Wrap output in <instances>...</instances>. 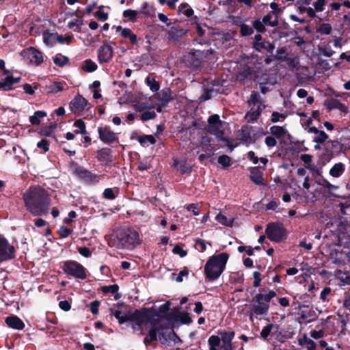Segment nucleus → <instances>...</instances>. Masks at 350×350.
<instances>
[{
    "instance_id": "obj_1",
    "label": "nucleus",
    "mask_w": 350,
    "mask_h": 350,
    "mask_svg": "<svg viewBox=\"0 0 350 350\" xmlns=\"http://www.w3.org/2000/svg\"><path fill=\"white\" fill-rule=\"evenodd\" d=\"M26 210L33 216H43L48 214L51 200L49 192L38 185L30 187L23 195Z\"/></svg>"
},
{
    "instance_id": "obj_2",
    "label": "nucleus",
    "mask_w": 350,
    "mask_h": 350,
    "mask_svg": "<svg viewBox=\"0 0 350 350\" xmlns=\"http://www.w3.org/2000/svg\"><path fill=\"white\" fill-rule=\"evenodd\" d=\"M113 241L118 249L132 250L141 245L142 239L136 230L129 227L117 230Z\"/></svg>"
},
{
    "instance_id": "obj_3",
    "label": "nucleus",
    "mask_w": 350,
    "mask_h": 350,
    "mask_svg": "<svg viewBox=\"0 0 350 350\" xmlns=\"http://www.w3.org/2000/svg\"><path fill=\"white\" fill-rule=\"evenodd\" d=\"M229 254L226 252L213 255L208 258L204 265V275L208 281H215L224 272Z\"/></svg>"
},
{
    "instance_id": "obj_4",
    "label": "nucleus",
    "mask_w": 350,
    "mask_h": 350,
    "mask_svg": "<svg viewBox=\"0 0 350 350\" xmlns=\"http://www.w3.org/2000/svg\"><path fill=\"white\" fill-rule=\"evenodd\" d=\"M265 289H260L259 293H257L252 299L254 304L250 306L251 314L250 318L252 319V314L258 315H267L269 310V302L271 299L276 297V293L271 290L267 293H264Z\"/></svg>"
},
{
    "instance_id": "obj_5",
    "label": "nucleus",
    "mask_w": 350,
    "mask_h": 350,
    "mask_svg": "<svg viewBox=\"0 0 350 350\" xmlns=\"http://www.w3.org/2000/svg\"><path fill=\"white\" fill-rule=\"evenodd\" d=\"M212 53L211 49L206 51L191 49L183 55V62L186 67L197 70L200 68L204 59Z\"/></svg>"
},
{
    "instance_id": "obj_6",
    "label": "nucleus",
    "mask_w": 350,
    "mask_h": 350,
    "mask_svg": "<svg viewBox=\"0 0 350 350\" xmlns=\"http://www.w3.org/2000/svg\"><path fill=\"white\" fill-rule=\"evenodd\" d=\"M61 268L63 272L68 277L76 279L85 280L87 278V269L76 260H68L62 262Z\"/></svg>"
},
{
    "instance_id": "obj_7",
    "label": "nucleus",
    "mask_w": 350,
    "mask_h": 350,
    "mask_svg": "<svg viewBox=\"0 0 350 350\" xmlns=\"http://www.w3.org/2000/svg\"><path fill=\"white\" fill-rule=\"evenodd\" d=\"M265 234L267 238L275 243H280L287 239L288 232L284 227L282 223L271 222L269 223L265 228Z\"/></svg>"
},
{
    "instance_id": "obj_8",
    "label": "nucleus",
    "mask_w": 350,
    "mask_h": 350,
    "mask_svg": "<svg viewBox=\"0 0 350 350\" xmlns=\"http://www.w3.org/2000/svg\"><path fill=\"white\" fill-rule=\"evenodd\" d=\"M247 103L248 105L253 104L254 106L249 111L247 112L245 117H248L250 118V121L251 122H256L259 119L262 111L265 108V106L262 104V100L259 92L256 91H252L250 98L247 101Z\"/></svg>"
},
{
    "instance_id": "obj_9",
    "label": "nucleus",
    "mask_w": 350,
    "mask_h": 350,
    "mask_svg": "<svg viewBox=\"0 0 350 350\" xmlns=\"http://www.w3.org/2000/svg\"><path fill=\"white\" fill-rule=\"evenodd\" d=\"M16 249L8 240L0 234V263L15 258Z\"/></svg>"
},
{
    "instance_id": "obj_10",
    "label": "nucleus",
    "mask_w": 350,
    "mask_h": 350,
    "mask_svg": "<svg viewBox=\"0 0 350 350\" xmlns=\"http://www.w3.org/2000/svg\"><path fill=\"white\" fill-rule=\"evenodd\" d=\"M21 55L35 66H40L44 62L43 53L34 47H29L21 51Z\"/></svg>"
},
{
    "instance_id": "obj_11",
    "label": "nucleus",
    "mask_w": 350,
    "mask_h": 350,
    "mask_svg": "<svg viewBox=\"0 0 350 350\" xmlns=\"http://www.w3.org/2000/svg\"><path fill=\"white\" fill-rule=\"evenodd\" d=\"M170 301H167L165 304L161 305L157 310L154 308V314L153 315H158V317L167 321L176 320L177 318V313L178 312V308H174L172 311L170 312Z\"/></svg>"
},
{
    "instance_id": "obj_12",
    "label": "nucleus",
    "mask_w": 350,
    "mask_h": 350,
    "mask_svg": "<svg viewBox=\"0 0 350 350\" xmlns=\"http://www.w3.org/2000/svg\"><path fill=\"white\" fill-rule=\"evenodd\" d=\"M151 312V308H144L140 310H135L134 312L130 314L129 322H135L136 325L141 326L145 323L148 322V319H150L152 315L149 314Z\"/></svg>"
},
{
    "instance_id": "obj_13",
    "label": "nucleus",
    "mask_w": 350,
    "mask_h": 350,
    "mask_svg": "<svg viewBox=\"0 0 350 350\" xmlns=\"http://www.w3.org/2000/svg\"><path fill=\"white\" fill-rule=\"evenodd\" d=\"M98 133L100 140L104 144H111L113 143H118L119 142L117 134L112 131L107 126H99L98 128Z\"/></svg>"
},
{
    "instance_id": "obj_14",
    "label": "nucleus",
    "mask_w": 350,
    "mask_h": 350,
    "mask_svg": "<svg viewBox=\"0 0 350 350\" xmlns=\"http://www.w3.org/2000/svg\"><path fill=\"white\" fill-rule=\"evenodd\" d=\"M113 56V50L111 46L104 42L98 49V59L100 64L109 62Z\"/></svg>"
},
{
    "instance_id": "obj_15",
    "label": "nucleus",
    "mask_w": 350,
    "mask_h": 350,
    "mask_svg": "<svg viewBox=\"0 0 350 350\" xmlns=\"http://www.w3.org/2000/svg\"><path fill=\"white\" fill-rule=\"evenodd\" d=\"M75 176L87 184H94L98 183L100 180V178L97 174L92 173L84 167L79 168Z\"/></svg>"
},
{
    "instance_id": "obj_16",
    "label": "nucleus",
    "mask_w": 350,
    "mask_h": 350,
    "mask_svg": "<svg viewBox=\"0 0 350 350\" xmlns=\"http://www.w3.org/2000/svg\"><path fill=\"white\" fill-rule=\"evenodd\" d=\"M88 100L78 94L70 103V107L75 113L83 111L88 105Z\"/></svg>"
},
{
    "instance_id": "obj_17",
    "label": "nucleus",
    "mask_w": 350,
    "mask_h": 350,
    "mask_svg": "<svg viewBox=\"0 0 350 350\" xmlns=\"http://www.w3.org/2000/svg\"><path fill=\"white\" fill-rule=\"evenodd\" d=\"M187 30L180 27L179 25H174L167 31V39L169 41H178L181 37L185 35Z\"/></svg>"
},
{
    "instance_id": "obj_18",
    "label": "nucleus",
    "mask_w": 350,
    "mask_h": 350,
    "mask_svg": "<svg viewBox=\"0 0 350 350\" xmlns=\"http://www.w3.org/2000/svg\"><path fill=\"white\" fill-rule=\"evenodd\" d=\"M250 178L257 185H263L265 184L263 172L260 170V167H251L250 168Z\"/></svg>"
},
{
    "instance_id": "obj_19",
    "label": "nucleus",
    "mask_w": 350,
    "mask_h": 350,
    "mask_svg": "<svg viewBox=\"0 0 350 350\" xmlns=\"http://www.w3.org/2000/svg\"><path fill=\"white\" fill-rule=\"evenodd\" d=\"M342 148V144L337 140L328 141L324 145V150L334 157L341 152Z\"/></svg>"
},
{
    "instance_id": "obj_20",
    "label": "nucleus",
    "mask_w": 350,
    "mask_h": 350,
    "mask_svg": "<svg viewBox=\"0 0 350 350\" xmlns=\"http://www.w3.org/2000/svg\"><path fill=\"white\" fill-rule=\"evenodd\" d=\"M176 94H173L170 88H164L158 94L157 99L163 104V106H167L170 102L174 100Z\"/></svg>"
},
{
    "instance_id": "obj_21",
    "label": "nucleus",
    "mask_w": 350,
    "mask_h": 350,
    "mask_svg": "<svg viewBox=\"0 0 350 350\" xmlns=\"http://www.w3.org/2000/svg\"><path fill=\"white\" fill-rule=\"evenodd\" d=\"M5 322L9 327L12 329L22 330L25 327V323L17 316H9L5 318Z\"/></svg>"
},
{
    "instance_id": "obj_22",
    "label": "nucleus",
    "mask_w": 350,
    "mask_h": 350,
    "mask_svg": "<svg viewBox=\"0 0 350 350\" xmlns=\"http://www.w3.org/2000/svg\"><path fill=\"white\" fill-rule=\"evenodd\" d=\"M96 158L98 161L107 164L111 161V150L109 148H103L96 152Z\"/></svg>"
},
{
    "instance_id": "obj_23",
    "label": "nucleus",
    "mask_w": 350,
    "mask_h": 350,
    "mask_svg": "<svg viewBox=\"0 0 350 350\" xmlns=\"http://www.w3.org/2000/svg\"><path fill=\"white\" fill-rule=\"evenodd\" d=\"M275 46L274 43L270 42L268 40H263L260 43H256V44H253V49L258 51L261 52L262 50L266 51L267 53L271 54L273 53V50L275 49Z\"/></svg>"
},
{
    "instance_id": "obj_24",
    "label": "nucleus",
    "mask_w": 350,
    "mask_h": 350,
    "mask_svg": "<svg viewBox=\"0 0 350 350\" xmlns=\"http://www.w3.org/2000/svg\"><path fill=\"white\" fill-rule=\"evenodd\" d=\"M65 82H53L49 85H45L43 88L42 92H45L47 94H56L59 92H62L64 89Z\"/></svg>"
},
{
    "instance_id": "obj_25",
    "label": "nucleus",
    "mask_w": 350,
    "mask_h": 350,
    "mask_svg": "<svg viewBox=\"0 0 350 350\" xmlns=\"http://www.w3.org/2000/svg\"><path fill=\"white\" fill-rule=\"evenodd\" d=\"M154 308L152 307L151 312L149 314L152 315V317H150V319H148V322H147L150 324V325H151L150 328H159V330L168 329V327L167 325H164L160 323L161 318L158 317V315H153L154 314Z\"/></svg>"
},
{
    "instance_id": "obj_26",
    "label": "nucleus",
    "mask_w": 350,
    "mask_h": 350,
    "mask_svg": "<svg viewBox=\"0 0 350 350\" xmlns=\"http://www.w3.org/2000/svg\"><path fill=\"white\" fill-rule=\"evenodd\" d=\"M110 313L116 317L120 325L129 322L130 313L129 312H124L121 310L110 308Z\"/></svg>"
},
{
    "instance_id": "obj_27",
    "label": "nucleus",
    "mask_w": 350,
    "mask_h": 350,
    "mask_svg": "<svg viewBox=\"0 0 350 350\" xmlns=\"http://www.w3.org/2000/svg\"><path fill=\"white\" fill-rule=\"evenodd\" d=\"M327 107L329 110L335 109H339L340 111L345 113H347L349 111L348 107L345 104L341 103L339 100L335 98L331 99L328 102Z\"/></svg>"
},
{
    "instance_id": "obj_28",
    "label": "nucleus",
    "mask_w": 350,
    "mask_h": 350,
    "mask_svg": "<svg viewBox=\"0 0 350 350\" xmlns=\"http://www.w3.org/2000/svg\"><path fill=\"white\" fill-rule=\"evenodd\" d=\"M298 345L302 347L306 346L307 350H316L317 348L316 343L312 340L309 338L305 334L302 337L299 338Z\"/></svg>"
},
{
    "instance_id": "obj_29",
    "label": "nucleus",
    "mask_w": 350,
    "mask_h": 350,
    "mask_svg": "<svg viewBox=\"0 0 350 350\" xmlns=\"http://www.w3.org/2000/svg\"><path fill=\"white\" fill-rule=\"evenodd\" d=\"M345 165L342 163H335L329 170V174L334 178H338L345 172Z\"/></svg>"
},
{
    "instance_id": "obj_30",
    "label": "nucleus",
    "mask_w": 350,
    "mask_h": 350,
    "mask_svg": "<svg viewBox=\"0 0 350 350\" xmlns=\"http://www.w3.org/2000/svg\"><path fill=\"white\" fill-rule=\"evenodd\" d=\"M239 137L240 140H241L243 143L251 144L252 136L250 129L247 126L242 127L241 129L239 131Z\"/></svg>"
},
{
    "instance_id": "obj_31",
    "label": "nucleus",
    "mask_w": 350,
    "mask_h": 350,
    "mask_svg": "<svg viewBox=\"0 0 350 350\" xmlns=\"http://www.w3.org/2000/svg\"><path fill=\"white\" fill-rule=\"evenodd\" d=\"M160 331L159 328H150L148 336L144 338V343L148 346L151 342L157 340V334Z\"/></svg>"
},
{
    "instance_id": "obj_32",
    "label": "nucleus",
    "mask_w": 350,
    "mask_h": 350,
    "mask_svg": "<svg viewBox=\"0 0 350 350\" xmlns=\"http://www.w3.org/2000/svg\"><path fill=\"white\" fill-rule=\"evenodd\" d=\"M218 334L220 335L221 340L223 343L232 344V340L234 337L235 333L234 331H219Z\"/></svg>"
},
{
    "instance_id": "obj_33",
    "label": "nucleus",
    "mask_w": 350,
    "mask_h": 350,
    "mask_svg": "<svg viewBox=\"0 0 350 350\" xmlns=\"http://www.w3.org/2000/svg\"><path fill=\"white\" fill-rule=\"evenodd\" d=\"M178 14H183L187 17H191L193 13V10L189 5L187 3H182L178 9Z\"/></svg>"
},
{
    "instance_id": "obj_34",
    "label": "nucleus",
    "mask_w": 350,
    "mask_h": 350,
    "mask_svg": "<svg viewBox=\"0 0 350 350\" xmlns=\"http://www.w3.org/2000/svg\"><path fill=\"white\" fill-rule=\"evenodd\" d=\"M46 116V112L44 111H36L33 116L29 117V122L32 125H38L40 124V118Z\"/></svg>"
},
{
    "instance_id": "obj_35",
    "label": "nucleus",
    "mask_w": 350,
    "mask_h": 350,
    "mask_svg": "<svg viewBox=\"0 0 350 350\" xmlns=\"http://www.w3.org/2000/svg\"><path fill=\"white\" fill-rule=\"evenodd\" d=\"M332 158H334V157L323 149V151L319 157L318 165L321 167H323L329 163Z\"/></svg>"
},
{
    "instance_id": "obj_36",
    "label": "nucleus",
    "mask_w": 350,
    "mask_h": 350,
    "mask_svg": "<svg viewBox=\"0 0 350 350\" xmlns=\"http://www.w3.org/2000/svg\"><path fill=\"white\" fill-rule=\"evenodd\" d=\"M98 66L96 64L90 59H85L83 62L82 69L86 72H93L96 70Z\"/></svg>"
},
{
    "instance_id": "obj_37",
    "label": "nucleus",
    "mask_w": 350,
    "mask_h": 350,
    "mask_svg": "<svg viewBox=\"0 0 350 350\" xmlns=\"http://www.w3.org/2000/svg\"><path fill=\"white\" fill-rule=\"evenodd\" d=\"M53 61L55 65L62 68L65 65L68 64L69 58L66 56L62 55V54L59 53L53 57Z\"/></svg>"
},
{
    "instance_id": "obj_38",
    "label": "nucleus",
    "mask_w": 350,
    "mask_h": 350,
    "mask_svg": "<svg viewBox=\"0 0 350 350\" xmlns=\"http://www.w3.org/2000/svg\"><path fill=\"white\" fill-rule=\"evenodd\" d=\"M286 132V129L280 126H273L270 128V133L278 138L284 137Z\"/></svg>"
},
{
    "instance_id": "obj_39",
    "label": "nucleus",
    "mask_w": 350,
    "mask_h": 350,
    "mask_svg": "<svg viewBox=\"0 0 350 350\" xmlns=\"http://www.w3.org/2000/svg\"><path fill=\"white\" fill-rule=\"evenodd\" d=\"M180 321L181 323L185 325H189L192 323V319L189 316V314L187 312H183L177 313V318L175 321Z\"/></svg>"
},
{
    "instance_id": "obj_40",
    "label": "nucleus",
    "mask_w": 350,
    "mask_h": 350,
    "mask_svg": "<svg viewBox=\"0 0 350 350\" xmlns=\"http://www.w3.org/2000/svg\"><path fill=\"white\" fill-rule=\"evenodd\" d=\"M209 350H217V347L220 345L221 339L218 336L212 335L208 340Z\"/></svg>"
},
{
    "instance_id": "obj_41",
    "label": "nucleus",
    "mask_w": 350,
    "mask_h": 350,
    "mask_svg": "<svg viewBox=\"0 0 350 350\" xmlns=\"http://www.w3.org/2000/svg\"><path fill=\"white\" fill-rule=\"evenodd\" d=\"M316 182L318 185L329 190L336 189L338 188V187L332 185L323 176L322 174L320 176H319V179L317 180Z\"/></svg>"
},
{
    "instance_id": "obj_42",
    "label": "nucleus",
    "mask_w": 350,
    "mask_h": 350,
    "mask_svg": "<svg viewBox=\"0 0 350 350\" xmlns=\"http://www.w3.org/2000/svg\"><path fill=\"white\" fill-rule=\"evenodd\" d=\"M146 83L149 86L150 90L153 92H157L160 88V84L154 78L147 77L146 79Z\"/></svg>"
},
{
    "instance_id": "obj_43",
    "label": "nucleus",
    "mask_w": 350,
    "mask_h": 350,
    "mask_svg": "<svg viewBox=\"0 0 350 350\" xmlns=\"http://www.w3.org/2000/svg\"><path fill=\"white\" fill-rule=\"evenodd\" d=\"M74 126L79 129V130H75L74 133L75 134H81L85 135L87 133L85 124L83 120L81 119H79L75 120L74 123Z\"/></svg>"
},
{
    "instance_id": "obj_44",
    "label": "nucleus",
    "mask_w": 350,
    "mask_h": 350,
    "mask_svg": "<svg viewBox=\"0 0 350 350\" xmlns=\"http://www.w3.org/2000/svg\"><path fill=\"white\" fill-rule=\"evenodd\" d=\"M213 135H215L219 141L226 142V144L230 148V149L231 150H233L234 146L232 144L230 139L224 136V131L223 130L220 129L216 134Z\"/></svg>"
},
{
    "instance_id": "obj_45",
    "label": "nucleus",
    "mask_w": 350,
    "mask_h": 350,
    "mask_svg": "<svg viewBox=\"0 0 350 350\" xmlns=\"http://www.w3.org/2000/svg\"><path fill=\"white\" fill-rule=\"evenodd\" d=\"M43 41L46 45H52L55 40V33H50L48 31H44L43 34Z\"/></svg>"
},
{
    "instance_id": "obj_46",
    "label": "nucleus",
    "mask_w": 350,
    "mask_h": 350,
    "mask_svg": "<svg viewBox=\"0 0 350 350\" xmlns=\"http://www.w3.org/2000/svg\"><path fill=\"white\" fill-rule=\"evenodd\" d=\"M215 219L222 225H224L226 226H232L233 224V219H228L226 216L219 213L215 217Z\"/></svg>"
},
{
    "instance_id": "obj_47",
    "label": "nucleus",
    "mask_w": 350,
    "mask_h": 350,
    "mask_svg": "<svg viewBox=\"0 0 350 350\" xmlns=\"http://www.w3.org/2000/svg\"><path fill=\"white\" fill-rule=\"evenodd\" d=\"M137 140L142 145L146 143L153 145L156 143V139L152 135H141L137 138Z\"/></svg>"
},
{
    "instance_id": "obj_48",
    "label": "nucleus",
    "mask_w": 350,
    "mask_h": 350,
    "mask_svg": "<svg viewBox=\"0 0 350 350\" xmlns=\"http://www.w3.org/2000/svg\"><path fill=\"white\" fill-rule=\"evenodd\" d=\"M272 16L271 14H267L264 16L262 18V22L267 26L276 27L278 25V18H276L274 21H271Z\"/></svg>"
},
{
    "instance_id": "obj_49",
    "label": "nucleus",
    "mask_w": 350,
    "mask_h": 350,
    "mask_svg": "<svg viewBox=\"0 0 350 350\" xmlns=\"http://www.w3.org/2000/svg\"><path fill=\"white\" fill-rule=\"evenodd\" d=\"M137 12L136 10L128 9L123 12V17L128 18L131 22L137 20Z\"/></svg>"
},
{
    "instance_id": "obj_50",
    "label": "nucleus",
    "mask_w": 350,
    "mask_h": 350,
    "mask_svg": "<svg viewBox=\"0 0 350 350\" xmlns=\"http://www.w3.org/2000/svg\"><path fill=\"white\" fill-rule=\"evenodd\" d=\"M217 162L224 168H227L231 165L230 157L226 154H222L218 157Z\"/></svg>"
},
{
    "instance_id": "obj_51",
    "label": "nucleus",
    "mask_w": 350,
    "mask_h": 350,
    "mask_svg": "<svg viewBox=\"0 0 350 350\" xmlns=\"http://www.w3.org/2000/svg\"><path fill=\"white\" fill-rule=\"evenodd\" d=\"M170 331L167 333L161 329L158 332V338L162 345H165L170 338Z\"/></svg>"
},
{
    "instance_id": "obj_52",
    "label": "nucleus",
    "mask_w": 350,
    "mask_h": 350,
    "mask_svg": "<svg viewBox=\"0 0 350 350\" xmlns=\"http://www.w3.org/2000/svg\"><path fill=\"white\" fill-rule=\"evenodd\" d=\"M332 26L329 23H322L319 25L317 32L323 35H329L332 31Z\"/></svg>"
},
{
    "instance_id": "obj_53",
    "label": "nucleus",
    "mask_w": 350,
    "mask_h": 350,
    "mask_svg": "<svg viewBox=\"0 0 350 350\" xmlns=\"http://www.w3.org/2000/svg\"><path fill=\"white\" fill-rule=\"evenodd\" d=\"M286 49L284 48H280L277 49L276 54L273 56V58L280 62H284L286 59Z\"/></svg>"
},
{
    "instance_id": "obj_54",
    "label": "nucleus",
    "mask_w": 350,
    "mask_h": 350,
    "mask_svg": "<svg viewBox=\"0 0 350 350\" xmlns=\"http://www.w3.org/2000/svg\"><path fill=\"white\" fill-rule=\"evenodd\" d=\"M253 29H255L259 33L266 31L265 25L259 19L254 20L252 23Z\"/></svg>"
},
{
    "instance_id": "obj_55",
    "label": "nucleus",
    "mask_w": 350,
    "mask_h": 350,
    "mask_svg": "<svg viewBox=\"0 0 350 350\" xmlns=\"http://www.w3.org/2000/svg\"><path fill=\"white\" fill-rule=\"evenodd\" d=\"M318 135L315 136L314 138V142L318 144L324 143L327 139L328 135L323 131H319L317 133Z\"/></svg>"
},
{
    "instance_id": "obj_56",
    "label": "nucleus",
    "mask_w": 350,
    "mask_h": 350,
    "mask_svg": "<svg viewBox=\"0 0 350 350\" xmlns=\"http://www.w3.org/2000/svg\"><path fill=\"white\" fill-rule=\"evenodd\" d=\"M119 290V286L116 284L109 285V286H103L101 287V291L103 293H111L114 294L117 293Z\"/></svg>"
},
{
    "instance_id": "obj_57",
    "label": "nucleus",
    "mask_w": 350,
    "mask_h": 350,
    "mask_svg": "<svg viewBox=\"0 0 350 350\" xmlns=\"http://www.w3.org/2000/svg\"><path fill=\"white\" fill-rule=\"evenodd\" d=\"M240 33L242 36H250L254 33V29L248 25L242 24L240 27Z\"/></svg>"
},
{
    "instance_id": "obj_58",
    "label": "nucleus",
    "mask_w": 350,
    "mask_h": 350,
    "mask_svg": "<svg viewBox=\"0 0 350 350\" xmlns=\"http://www.w3.org/2000/svg\"><path fill=\"white\" fill-rule=\"evenodd\" d=\"M103 5L98 7V10L94 13L95 17H96L100 21H105L108 18V14L105 13L103 10Z\"/></svg>"
},
{
    "instance_id": "obj_59",
    "label": "nucleus",
    "mask_w": 350,
    "mask_h": 350,
    "mask_svg": "<svg viewBox=\"0 0 350 350\" xmlns=\"http://www.w3.org/2000/svg\"><path fill=\"white\" fill-rule=\"evenodd\" d=\"M156 116L157 114L154 111H146L142 113L141 120L142 121H148L150 120L154 119Z\"/></svg>"
},
{
    "instance_id": "obj_60",
    "label": "nucleus",
    "mask_w": 350,
    "mask_h": 350,
    "mask_svg": "<svg viewBox=\"0 0 350 350\" xmlns=\"http://www.w3.org/2000/svg\"><path fill=\"white\" fill-rule=\"evenodd\" d=\"M73 38L71 36H68L67 37H64L62 35H59L58 33H55V40L59 42V44H64L66 42L67 44H70Z\"/></svg>"
},
{
    "instance_id": "obj_61",
    "label": "nucleus",
    "mask_w": 350,
    "mask_h": 350,
    "mask_svg": "<svg viewBox=\"0 0 350 350\" xmlns=\"http://www.w3.org/2000/svg\"><path fill=\"white\" fill-rule=\"evenodd\" d=\"M273 327V325L271 323L268 324L266 326H265L260 332V337L262 338H263L264 340H266L268 338V336H269Z\"/></svg>"
},
{
    "instance_id": "obj_62",
    "label": "nucleus",
    "mask_w": 350,
    "mask_h": 350,
    "mask_svg": "<svg viewBox=\"0 0 350 350\" xmlns=\"http://www.w3.org/2000/svg\"><path fill=\"white\" fill-rule=\"evenodd\" d=\"M178 170L181 174H190L191 172V167L186 163H180L178 164Z\"/></svg>"
},
{
    "instance_id": "obj_63",
    "label": "nucleus",
    "mask_w": 350,
    "mask_h": 350,
    "mask_svg": "<svg viewBox=\"0 0 350 350\" xmlns=\"http://www.w3.org/2000/svg\"><path fill=\"white\" fill-rule=\"evenodd\" d=\"M72 232V230L65 226H61L58 230L60 238H66Z\"/></svg>"
},
{
    "instance_id": "obj_64",
    "label": "nucleus",
    "mask_w": 350,
    "mask_h": 350,
    "mask_svg": "<svg viewBox=\"0 0 350 350\" xmlns=\"http://www.w3.org/2000/svg\"><path fill=\"white\" fill-rule=\"evenodd\" d=\"M103 198L107 200H114L116 197L111 188H107L103 191Z\"/></svg>"
}]
</instances>
